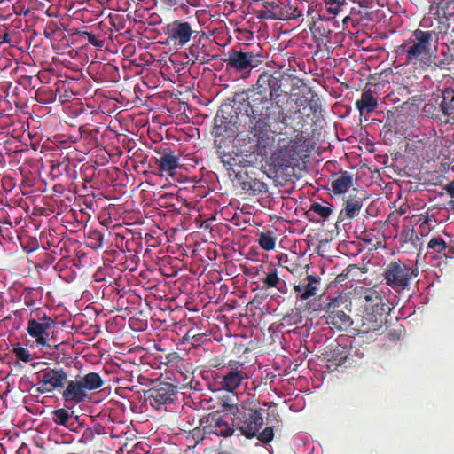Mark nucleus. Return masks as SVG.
Wrapping results in <instances>:
<instances>
[{
  "instance_id": "1",
  "label": "nucleus",
  "mask_w": 454,
  "mask_h": 454,
  "mask_svg": "<svg viewBox=\"0 0 454 454\" xmlns=\"http://www.w3.org/2000/svg\"><path fill=\"white\" fill-rule=\"evenodd\" d=\"M306 86L304 81L286 71H263L256 81L255 88L248 97L250 109L249 121L251 131L256 138L257 145L263 149L273 143L269 131L286 129L296 121L301 128L304 121V110L316 114L321 110L319 98L314 96L309 99L302 96L293 100L286 109L280 105L282 96L288 97L294 91Z\"/></svg>"
},
{
  "instance_id": "2",
  "label": "nucleus",
  "mask_w": 454,
  "mask_h": 454,
  "mask_svg": "<svg viewBox=\"0 0 454 454\" xmlns=\"http://www.w3.org/2000/svg\"><path fill=\"white\" fill-rule=\"evenodd\" d=\"M309 114H304V121L301 128H299L296 121L291 123L286 129H278L276 131H269V135L274 140L271 133H278L285 137L278 138V149L273 153V157L281 168H289L295 166L301 159L304 153L308 152V138L302 129L307 123ZM274 144V142L272 143ZM273 145H270V147ZM268 148V146L266 147ZM270 148V146H269Z\"/></svg>"
},
{
  "instance_id": "3",
  "label": "nucleus",
  "mask_w": 454,
  "mask_h": 454,
  "mask_svg": "<svg viewBox=\"0 0 454 454\" xmlns=\"http://www.w3.org/2000/svg\"><path fill=\"white\" fill-rule=\"evenodd\" d=\"M262 409H254L245 405L237 406L232 412V426L234 434L248 440L256 438L262 444H269L274 439L275 426H268L262 432L263 426Z\"/></svg>"
},
{
  "instance_id": "4",
  "label": "nucleus",
  "mask_w": 454,
  "mask_h": 454,
  "mask_svg": "<svg viewBox=\"0 0 454 454\" xmlns=\"http://www.w3.org/2000/svg\"><path fill=\"white\" fill-rule=\"evenodd\" d=\"M262 50L257 51L247 49L246 44L237 43L219 58L224 64L226 71L239 79H247L254 69L263 62Z\"/></svg>"
},
{
  "instance_id": "5",
  "label": "nucleus",
  "mask_w": 454,
  "mask_h": 454,
  "mask_svg": "<svg viewBox=\"0 0 454 454\" xmlns=\"http://www.w3.org/2000/svg\"><path fill=\"white\" fill-rule=\"evenodd\" d=\"M419 275L417 267L407 264L404 262H390L382 273L385 283L395 292L400 294L411 289L412 280Z\"/></svg>"
},
{
  "instance_id": "6",
  "label": "nucleus",
  "mask_w": 454,
  "mask_h": 454,
  "mask_svg": "<svg viewBox=\"0 0 454 454\" xmlns=\"http://www.w3.org/2000/svg\"><path fill=\"white\" fill-rule=\"evenodd\" d=\"M372 310L363 313L360 325L358 324L356 325L362 334L375 333L378 335L384 332L387 315L391 310L386 295L372 305Z\"/></svg>"
},
{
  "instance_id": "7",
  "label": "nucleus",
  "mask_w": 454,
  "mask_h": 454,
  "mask_svg": "<svg viewBox=\"0 0 454 454\" xmlns=\"http://www.w3.org/2000/svg\"><path fill=\"white\" fill-rule=\"evenodd\" d=\"M301 15L302 12L298 8L296 2L292 4L289 0H286V3L281 0L263 1L262 8L258 12V17L265 20H289L298 19Z\"/></svg>"
},
{
  "instance_id": "8",
  "label": "nucleus",
  "mask_w": 454,
  "mask_h": 454,
  "mask_svg": "<svg viewBox=\"0 0 454 454\" xmlns=\"http://www.w3.org/2000/svg\"><path fill=\"white\" fill-rule=\"evenodd\" d=\"M54 325V320L40 309L32 311L28 319L27 333L35 339L37 346L50 347L48 331Z\"/></svg>"
},
{
  "instance_id": "9",
  "label": "nucleus",
  "mask_w": 454,
  "mask_h": 454,
  "mask_svg": "<svg viewBox=\"0 0 454 454\" xmlns=\"http://www.w3.org/2000/svg\"><path fill=\"white\" fill-rule=\"evenodd\" d=\"M35 392L38 394L52 393L64 389L68 380V373L63 368H47L37 373Z\"/></svg>"
},
{
  "instance_id": "10",
  "label": "nucleus",
  "mask_w": 454,
  "mask_h": 454,
  "mask_svg": "<svg viewBox=\"0 0 454 454\" xmlns=\"http://www.w3.org/2000/svg\"><path fill=\"white\" fill-rule=\"evenodd\" d=\"M201 32L193 29L192 24L184 20H175L166 27L167 40L176 48L184 47Z\"/></svg>"
},
{
  "instance_id": "11",
  "label": "nucleus",
  "mask_w": 454,
  "mask_h": 454,
  "mask_svg": "<svg viewBox=\"0 0 454 454\" xmlns=\"http://www.w3.org/2000/svg\"><path fill=\"white\" fill-rule=\"evenodd\" d=\"M344 303L342 297L339 296L333 299L325 307L324 317L325 318L326 324L329 325L331 328H334L338 331L347 330L354 323L351 317L343 310V307H347V305L343 306Z\"/></svg>"
},
{
  "instance_id": "12",
  "label": "nucleus",
  "mask_w": 454,
  "mask_h": 454,
  "mask_svg": "<svg viewBox=\"0 0 454 454\" xmlns=\"http://www.w3.org/2000/svg\"><path fill=\"white\" fill-rule=\"evenodd\" d=\"M221 370L220 384L222 388L227 392H234L241 386L245 379H248L244 364L237 360H230Z\"/></svg>"
},
{
  "instance_id": "13",
  "label": "nucleus",
  "mask_w": 454,
  "mask_h": 454,
  "mask_svg": "<svg viewBox=\"0 0 454 454\" xmlns=\"http://www.w3.org/2000/svg\"><path fill=\"white\" fill-rule=\"evenodd\" d=\"M200 426L205 434H215L228 437L234 435L232 421L230 423L227 416L218 411L211 412L200 419Z\"/></svg>"
},
{
  "instance_id": "14",
  "label": "nucleus",
  "mask_w": 454,
  "mask_h": 454,
  "mask_svg": "<svg viewBox=\"0 0 454 454\" xmlns=\"http://www.w3.org/2000/svg\"><path fill=\"white\" fill-rule=\"evenodd\" d=\"M207 37L204 32H201L197 38L193 39V43L184 50V55L187 59V64L200 65L207 64L211 59H217V55L210 57V43H206Z\"/></svg>"
},
{
  "instance_id": "15",
  "label": "nucleus",
  "mask_w": 454,
  "mask_h": 454,
  "mask_svg": "<svg viewBox=\"0 0 454 454\" xmlns=\"http://www.w3.org/2000/svg\"><path fill=\"white\" fill-rule=\"evenodd\" d=\"M177 394V387L168 382H160L153 387L145 392L146 400H149L150 405L160 410L162 405L172 403Z\"/></svg>"
},
{
  "instance_id": "16",
  "label": "nucleus",
  "mask_w": 454,
  "mask_h": 454,
  "mask_svg": "<svg viewBox=\"0 0 454 454\" xmlns=\"http://www.w3.org/2000/svg\"><path fill=\"white\" fill-rule=\"evenodd\" d=\"M61 396L68 408L90 400V394L85 390L79 375H77L74 380H67L61 393Z\"/></svg>"
},
{
  "instance_id": "17",
  "label": "nucleus",
  "mask_w": 454,
  "mask_h": 454,
  "mask_svg": "<svg viewBox=\"0 0 454 454\" xmlns=\"http://www.w3.org/2000/svg\"><path fill=\"white\" fill-rule=\"evenodd\" d=\"M431 25V19L424 18L419 23V28L415 29L411 35V40L423 46V48H425L429 52L432 43H438L439 35L434 30H423L421 28H429Z\"/></svg>"
},
{
  "instance_id": "18",
  "label": "nucleus",
  "mask_w": 454,
  "mask_h": 454,
  "mask_svg": "<svg viewBox=\"0 0 454 454\" xmlns=\"http://www.w3.org/2000/svg\"><path fill=\"white\" fill-rule=\"evenodd\" d=\"M364 200V192L354 190V192L349 193L345 201V207L340 211V216L344 215L346 217L352 219L359 215Z\"/></svg>"
},
{
  "instance_id": "19",
  "label": "nucleus",
  "mask_w": 454,
  "mask_h": 454,
  "mask_svg": "<svg viewBox=\"0 0 454 454\" xmlns=\"http://www.w3.org/2000/svg\"><path fill=\"white\" fill-rule=\"evenodd\" d=\"M159 158L156 159V163L161 172H166L169 175L177 168L179 164V155L176 154L170 148H165L158 151Z\"/></svg>"
},
{
  "instance_id": "20",
  "label": "nucleus",
  "mask_w": 454,
  "mask_h": 454,
  "mask_svg": "<svg viewBox=\"0 0 454 454\" xmlns=\"http://www.w3.org/2000/svg\"><path fill=\"white\" fill-rule=\"evenodd\" d=\"M400 53L406 54V61L409 63H416L422 61L423 56L430 54L423 46L418 44L413 40L399 46Z\"/></svg>"
},
{
  "instance_id": "21",
  "label": "nucleus",
  "mask_w": 454,
  "mask_h": 454,
  "mask_svg": "<svg viewBox=\"0 0 454 454\" xmlns=\"http://www.w3.org/2000/svg\"><path fill=\"white\" fill-rule=\"evenodd\" d=\"M372 82H368L362 91L360 99L356 101V106L361 114L373 112L378 106V101L374 98L373 91L370 88Z\"/></svg>"
},
{
  "instance_id": "22",
  "label": "nucleus",
  "mask_w": 454,
  "mask_h": 454,
  "mask_svg": "<svg viewBox=\"0 0 454 454\" xmlns=\"http://www.w3.org/2000/svg\"><path fill=\"white\" fill-rule=\"evenodd\" d=\"M353 185V175L348 171H340L333 176L331 186L335 194H343Z\"/></svg>"
},
{
  "instance_id": "23",
  "label": "nucleus",
  "mask_w": 454,
  "mask_h": 454,
  "mask_svg": "<svg viewBox=\"0 0 454 454\" xmlns=\"http://www.w3.org/2000/svg\"><path fill=\"white\" fill-rule=\"evenodd\" d=\"M440 98V111L445 117L454 120V89L452 87L444 88Z\"/></svg>"
},
{
  "instance_id": "24",
  "label": "nucleus",
  "mask_w": 454,
  "mask_h": 454,
  "mask_svg": "<svg viewBox=\"0 0 454 454\" xmlns=\"http://www.w3.org/2000/svg\"><path fill=\"white\" fill-rule=\"evenodd\" d=\"M360 299H362L364 304V312L372 310V305L380 301L385 296V293L381 290L377 289V286L372 288H365L359 293Z\"/></svg>"
},
{
  "instance_id": "25",
  "label": "nucleus",
  "mask_w": 454,
  "mask_h": 454,
  "mask_svg": "<svg viewBox=\"0 0 454 454\" xmlns=\"http://www.w3.org/2000/svg\"><path fill=\"white\" fill-rule=\"evenodd\" d=\"M329 362H334L336 366L345 364L348 357V349L346 346L337 344L326 352Z\"/></svg>"
},
{
  "instance_id": "26",
  "label": "nucleus",
  "mask_w": 454,
  "mask_h": 454,
  "mask_svg": "<svg viewBox=\"0 0 454 454\" xmlns=\"http://www.w3.org/2000/svg\"><path fill=\"white\" fill-rule=\"evenodd\" d=\"M302 281L304 292L299 295V300L305 301L316 295L320 278L315 275H308Z\"/></svg>"
},
{
  "instance_id": "27",
  "label": "nucleus",
  "mask_w": 454,
  "mask_h": 454,
  "mask_svg": "<svg viewBox=\"0 0 454 454\" xmlns=\"http://www.w3.org/2000/svg\"><path fill=\"white\" fill-rule=\"evenodd\" d=\"M79 378L87 393L97 390L104 385V380L98 372H89L84 376L79 375Z\"/></svg>"
},
{
  "instance_id": "28",
  "label": "nucleus",
  "mask_w": 454,
  "mask_h": 454,
  "mask_svg": "<svg viewBox=\"0 0 454 454\" xmlns=\"http://www.w3.org/2000/svg\"><path fill=\"white\" fill-rule=\"evenodd\" d=\"M262 282L267 288L276 287L280 292L286 293V290H282V287L279 285L286 286V283L280 279L278 274V270L275 268H272L269 272L266 273V276L262 278Z\"/></svg>"
},
{
  "instance_id": "29",
  "label": "nucleus",
  "mask_w": 454,
  "mask_h": 454,
  "mask_svg": "<svg viewBox=\"0 0 454 454\" xmlns=\"http://www.w3.org/2000/svg\"><path fill=\"white\" fill-rule=\"evenodd\" d=\"M435 15L446 19L454 16V0H441L435 5Z\"/></svg>"
},
{
  "instance_id": "30",
  "label": "nucleus",
  "mask_w": 454,
  "mask_h": 454,
  "mask_svg": "<svg viewBox=\"0 0 454 454\" xmlns=\"http://www.w3.org/2000/svg\"><path fill=\"white\" fill-rule=\"evenodd\" d=\"M104 235L98 230H90L86 239L87 247L98 250L103 247Z\"/></svg>"
},
{
  "instance_id": "31",
  "label": "nucleus",
  "mask_w": 454,
  "mask_h": 454,
  "mask_svg": "<svg viewBox=\"0 0 454 454\" xmlns=\"http://www.w3.org/2000/svg\"><path fill=\"white\" fill-rule=\"evenodd\" d=\"M258 243L262 249L270 251L275 248L276 239L270 231L261 232L259 234Z\"/></svg>"
},
{
  "instance_id": "32",
  "label": "nucleus",
  "mask_w": 454,
  "mask_h": 454,
  "mask_svg": "<svg viewBox=\"0 0 454 454\" xmlns=\"http://www.w3.org/2000/svg\"><path fill=\"white\" fill-rule=\"evenodd\" d=\"M333 206L331 204L322 205L318 202H312L309 211L321 216L324 220L327 219L333 213Z\"/></svg>"
},
{
  "instance_id": "33",
  "label": "nucleus",
  "mask_w": 454,
  "mask_h": 454,
  "mask_svg": "<svg viewBox=\"0 0 454 454\" xmlns=\"http://www.w3.org/2000/svg\"><path fill=\"white\" fill-rule=\"evenodd\" d=\"M228 119L223 115V111H217L214 118V131L217 135H222L228 128Z\"/></svg>"
},
{
  "instance_id": "34",
  "label": "nucleus",
  "mask_w": 454,
  "mask_h": 454,
  "mask_svg": "<svg viewBox=\"0 0 454 454\" xmlns=\"http://www.w3.org/2000/svg\"><path fill=\"white\" fill-rule=\"evenodd\" d=\"M327 12L338 14L348 3L346 0H323Z\"/></svg>"
},
{
  "instance_id": "35",
  "label": "nucleus",
  "mask_w": 454,
  "mask_h": 454,
  "mask_svg": "<svg viewBox=\"0 0 454 454\" xmlns=\"http://www.w3.org/2000/svg\"><path fill=\"white\" fill-rule=\"evenodd\" d=\"M69 419L70 414L67 410L64 408L57 409L52 411V420L57 425L67 427Z\"/></svg>"
},
{
  "instance_id": "36",
  "label": "nucleus",
  "mask_w": 454,
  "mask_h": 454,
  "mask_svg": "<svg viewBox=\"0 0 454 454\" xmlns=\"http://www.w3.org/2000/svg\"><path fill=\"white\" fill-rule=\"evenodd\" d=\"M427 250H433L435 253L442 254L447 248V244L441 237H433L427 247Z\"/></svg>"
},
{
  "instance_id": "37",
  "label": "nucleus",
  "mask_w": 454,
  "mask_h": 454,
  "mask_svg": "<svg viewBox=\"0 0 454 454\" xmlns=\"http://www.w3.org/2000/svg\"><path fill=\"white\" fill-rule=\"evenodd\" d=\"M82 36L85 38L89 43L95 47L102 48L105 44V40L100 38V36L93 34L92 32L83 31Z\"/></svg>"
},
{
  "instance_id": "38",
  "label": "nucleus",
  "mask_w": 454,
  "mask_h": 454,
  "mask_svg": "<svg viewBox=\"0 0 454 454\" xmlns=\"http://www.w3.org/2000/svg\"><path fill=\"white\" fill-rule=\"evenodd\" d=\"M22 297L24 304L27 307H32L35 305L37 296L35 295V289L31 287H26L23 290Z\"/></svg>"
},
{
  "instance_id": "39",
  "label": "nucleus",
  "mask_w": 454,
  "mask_h": 454,
  "mask_svg": "<svg viewBox=\"0 0 454 454\" xmlns=\"http://www.w3.org/2000/svg\"><path fill=\"white\" fill-rule=\"evenodd\" d=\"M289 61V68H285V64L280 62L278 59H274L270 61L266 62V66L270 68H276V70L280 71H286L289 73V71H296L295 67L291 64V58L288 59Z\"/></svg>"
},
{
  "instance_id": "40",
  "label": "nucleus",
  "mask_w": 454,
  "mask_h": 454,
  "mask_svg": "<svg viewBox=\"0 0 454 454\" xmlns=\"http://www.w3.org/2000/svg\"><path fill=\"white\" fill-rule=\"evenodd\" d=\"M14 353L16 357L23 362H30L31 361V354L29 350L23 347H18L14 348Z\"/></svg>"
},
{
  "instance_id": "41",
  "label": "nucleus",
  "mask_w": 454,
  "mask_h": 454,
  "mask_svg": "<svg viewBox=\"0 0 454 454\" xmlns=\"http://www.w3.org/2000/svg\"><path fill=\"white\" fill-rule=\"evenodd\" d=\"M161 2L167 5L168 7L177 9V8H184L186 4L182 0H161Z\"/></svg>"
},
{
  "instance_id": "42",
  "label": "nucleus",
  "mask_w": 454,
  "mask_h": 454,
  "mask_svg": "<svg viewBox=\"0 0 454 454\" xmlns=\"http://www.w3.org/2000/svg\"><path fill=\"white\" fill-rule=\"evenodd\" d=\"M262 184L256 183L254 180L251 181H244L241 183V188L247 192L252 190V191H260L259 188H256V185H261Z\"/></svg>"
},
{
  "instance_id": "43",
  "label": "nucleus",
  "mask_w": 454,
  "mask_h": 454,
  "mask_svg": "<svg viewBox=\"0 0 454 454\" xmlns=\"http://www.w3.org/2000/svg\"><path fill=\"white\" fill-rule=\"evenodd\" d=\"M79 131L82 135H85L87 137H93L98 133V129H89L87 126H81L79 128Z\"/></svg>"
},
{
  "instance_id": "44",
  "label": "nucleus",
  "mask_w": 454,
  "mask_h": 454,
  "mask_svg": "<svg viewBox=\"0 0 454 454\" xmlns=\"http://www.w3.org/2000/svg\"><path fill=\"white\" fill-rule=\"evenodd\" d=\"M186 5H190L192 7H200L201 6V0H185L184 1Z\"/></svg>"
},
{
  "instance_id": "45",
  "label": "nucleus",
  "mask_w": 454,
  "mask_h": 454,
  "mask_svg": "<svg viewBox=\"0 0 454 454\" xmlns=\"http://www.w3.org/2000/svg\"><path fill=\"white\" fill-rule=\"evenodd\" d=\"M294 292H295V293H296V294H297V299L299 300V295H300V294H301V293H302V292H304V290H303V281H302V282H301V283H300V284H298V285H295V286H294Z\"/></svg>"
},
{
  "instance_id": "46",
  "label": "nucleus",
  "mask_w": 454,
  "mask_h": 454,
  "mask_svg": "<svg viewBox=\"0 0 454 454\" xmlns=\"http://www.w3.org/2000/svg\"><path fill=\"white\" fill-rule=\"evenodd\" d=\"M446 191L451 197H454V182H451L446 186Z\"/></svg>"
},
{
  "instance_id": "47",
  "label": "nucleus",
  "mask_w": 454,
  "mask_h": 454,
  "mask_svg": "<svg viewBox=\"0 0 454 454\" xmlns=\"http://www.w3.org/2000/svg\"><path fill=\"white\" fill-rule=\"evenodd\" d=\"M348 272L347 273H341V274H339L336 278H335V282L337 283H340V282H342L344 281L347 278H348Z\"/></svg>"
},
{
  "instance_id": "48",
  "label": "nucleus",
  "mask_w": 454,
  "mask_h": 454,
  "mask_svg": "<svg viewBox=\"0 0 454 454\" xmlns=\"http://www.w3.org/2000/svg\"><path fill=\"white\" fill-rule=\"evenodd\" d=\"M179 358V356L177 353L174 352V353H170L167 356V359H168V362L170 363V362H173L174 360L176 359H178Z\"/></svg>"
},
{
  "instance_id": "49",
  "label": "nucleus",
  "mask_w": 454,
  "mask_h": 454,
  "mask_svg": "<svg viewBox=\"0 0 454 454\" xmlns=\"http://www.w3.org/2000/svg\"><path fill=\"white\" fill-rule=\"evenodd\" d=\"M53 189L56 192H61L63 190V187L60 184H56V185H54Z\"/></svg>"
},
{
  "instance_id": "50",
  "label": "nucleus",
  "mask_w": 454,
  "mask_h": 454,
  "mask_svg": "<svg viewBox=\"0 0 454 454\" xmlns=\"http://www.w3.org/2000/svg\"><path fill=\"white\" fill-rule=\"evenodd\" d=\"M363 240L365 243H371L372 242V239H371V238L368 237V233L367 232L364 233V237L363 238Z\"/></svg>"
},
{
  "instance_id": "51",
  "label": "nucleus",
  "mask_w": 454,
  "mask_h": 454,
  "mask_svg": "<svg viewBox=\"0 0 454 454\" xmlns=\"http://www.w3.org/2000/svg\"><path fill=\"white\" fill-rule=\"evenodd\" d=\"M449 253L454 254V246L449 247Z\"/></svg>"
},
{
  "instance_id": "52",
  "label": "nucleus",
  "mask_w": 454,
  "mask_h": 454,
  "mask_svg": "<svg viewBox=\"0 0 454 454\" xmlns=\"http://www.w3.org/2000/svg\"><path fill=\"white\" fill-rule=\"evenodd\" d=\"M273 416H274V420L276 421V423H278V419L277 418L278 416V414L273 413Z\"/></svg>"
},
{
  "instance_id": "53",
  "label": "nucleus",
  "mask_w": 454,
  "mask_h": 454,
  "mask_svg": "<svg viewBox=\"0 0 454 454\" xmlns=\"http://www.w3.org/2000/svg\"><path fill=\"white\" fill-rule=\"evenodd\" d=\"M364 4H368L372 0H361Z\"/></svg>"
},
{
  "instance_id": "54",
  "label": "nucleus",
  "mask_w": 454,
  "mask_h": 454,
  "mask_svg": "<svg viewBox=\"0 0 454 454\" xmlns=\"http://www.w3.org/2000/svg\"><path fill=\"white\" fill-rule=\"evenodd\" d=\"M451 208L454 210V200L450 201Z\"/></svg>"
},
{
  "instance_id": "55",
  "label": "nucleus",
  "mask_w": 454,
  "mask_h": 454,
  "mask_svg": "<svg viewBox=\"0 0 454 454\" xmlns=\"http://www.w3.org/2000/svg\"><path fill=\"white\" fill-rule=\"evenodd\" d=\"M389 334L393 336V339L395 337V334H394V333H390Z\"/></svg>"
},
{
  "instance_id": "56",
  "label": "nucleus",
  "mask_w": 454,
  "mask_h": 454,
  "mask_svg": "<svg viewBox=\"0 0 454 454\" xmlns=\"http://www.w3.org/2000/svg\"><path fill=\"white\" fill-rule=\"evenodd\" d=\"M218 454H230V453H227V452H220Z\"/></svg>"
}]
</instances>
